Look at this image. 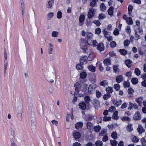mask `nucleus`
<instances>
[{
    "label": "nucleus",
    "mask_w": 146,
    "mask_h": 146,
    "mask_svg": "<svg viewBox=\"0 0 146 146\" xmlns=\"http://www.w3.org/2000/svg\"><path fill=\"white\" fill-rule=\"evenodd\" d=\"M80 82H76L74 84V87L75 88V91H80V90L81 85V82L82 81L81 80H80Z\"/></svg>",
    "instance_id": "obj_3"
},
{
    "label": "nucleus",
    "mask_w": 146,
    "mask_h": 146,
    "mask_svg": "<svg viewBox=\"0 0 146 146\" xmlns=\"http://www.w3.org/2000/svg\"><path fill=\"white\" fill-rule=\"evenodd\" d=\"M100 8L101 11L102 12H105V11L106 10V7L104 3H102L101 4L100 6Z\"/></svg>",
    "instance_id": "obj_31"
},
{
    "label": "nucleus",
    "mask_w": 146,
    "mask_h": 146,
    "mask_svg": "<svg viewBox=\"0 0 146 146\" xmlns=\"http://www.w3.org/2000/svg\"><path fill=\"white\" fill-rule=\"evenodd\" d=\"M101 32V29L99 28H98L96 29L95 30V33L96 34L99 35Z\"/></svg>",
    "instance_id": "obj_64"
},
{
    "label": "nucleus",
    "mask_w": 146,
    "mask_h": 146,
    "mask_svg": "<svg viewBox=\"0 0 146 146\" xmlns=\"http://www.w3.org/2000/svg\"><path fill=\"white\" fill-rule=\"evenodd\" d=\"M106 15L102 13H101L99 14V16H98V19H99L100 20L101 19H103L105 18H106Z\"/></svg>",
    "instance_id": "obj_37"
},
{
    "label": "nucleus",
    "mask_w": 146,
    "mask_h": 146,
    "mask_svg": "<svg viewBox=\"0 0 146 146\" xmlns=\"http://www.w3.org/2000/svg\"><path fill=\"white\" fill-rule=\"evenodd\" d=\"M133 9V6L131 5H129L128 7V13L129 15L130 16L131 15V13L132 11V10Z\"/></svg>",
    "instance_id": "obj_33"
},
{
    "label": "nucleus",
    "mask_w": 146,
    "mask_h": 146,
    "mask_svg": "<svg viewBox=\"0 0 146 146\" xmlns=\"http://www.w3.org/2000/svg\"><path fill=\"white\" fill-rule=\"evenodd\" d=\"M79 108L82 110H85L86 107V104L84 102H81L78 105Z\"/></svg>",
    "instance_id": "obj_10"
},
{
    "label": "nucleus",
    "mask_w": 146,
    "mask_h": 146,
    "mask_svg": "<svg viewBox=\"0 0 146 146\" xmlns=\"http://www.w3.org/2000/svg\"><path fill=\"white\" fill-rule=\"evenodd\" d=\"M48 0V3L46 4V7L48 8H50L52 7V5L54 3V0Z\"/></svg>",
    "instance_id": "obj_16"
},
{
    "label": "nucleus",
    "mask_w": 146,
    "mask_h": 146,
    "mask_svg": "<svg viewBox=\"0 0 146 146\" xmlns=\"http://www.w3.org/2000/svg\"><path fill=\"white\" fill-rule=\"evenodd\" d=\"M17 117L18 120L21 121L22 119V113H18L17 115Z\"/></svg>",
    "instance_id": "obj_58"
},
{
    "label": "nucleus",
    "mask_w": 146,
    "mask_h": 146,
    "mask_svg": "<svg viewBox=\"0 0 146 146\" xmlns=\"http://www.w3.org/2000/svg\"><path fill=\"white\" fill-rule=\"evenodd\" d=\"M130 43V41L129 40H125L123 43L124 46H127Z\"/></svg>",
    "instance_id": "obj_59"
},
{
    "label": "nucleus",
    "mask_w": 146,
    "mask_h": 146,
    "mask_svg": "<svg viewBox=\"0 0 146 146\" xmlns=\"http://www.w3.org/2000/svg\"><path fill=\"white\" fill-rule=\"evenodd\" d=\"M110 142L111 145L112 146H116L117 144V142L115 140H111Z\"/></svg>",
    "instance_id": "obj_38"
},
{
    "label": "nucleus",
    "mask_w": 146,
    "mask_h": 146,
    "mask_svg": "<svg viewBox=\"0 0 146 146\" xmlns=\"http://www.w3.org/2000/svg\"><path fill=\"white\" fill-rule=\"evenodd\" d=\"M83 125L82 122H79L76 124L75 125V128L77 129H79L82 127Z\"/></svg>",
    "instance_id": "obj_20"
},
{
    "label": "nucleus",
    "mask_w": 146,
    "mask_h": 146,
    "mask_svg": "<svg viewBox=\"0 0 146 146\" xmlns=\"http://www.w3.org/2000/svg\"><path fill=\"white\" fill-rule=\"evenodd\" d=\"M80 92H74V95L77 96V95H78V96L82 97L84 95H85V92H82L80 93Z\"/></svg>",
    "instance_id": "obj_24"
},
{
    "label": "nucleus",
    "mask_w": 146,
    "mask_h": 146,
    "mask_svg": "<svg viewBox=\"0 0 146 146\" xmlns=\"http://www.w3.org/2000/svg\"><path fill=\"white\" fill-rule=\"evenodd\" d=\"M140 22L137 21V33H138L137 34V35H138V36H137V40L141 38V36L143 33L142 26L140 25H140Z\"/></svg>",
    "instance_id": "obj_1"
},
{
    "label": "nucleus",
    "mask_w": 146,
    "mask_h": 146,
    "mask_svg": "<svg viewBox=\"0 0 146 146\" xmlns=\"http://www.w3.org/2000/svg\"><path fill=\"white\" fill-rule=\"evenodd\" d=\"M141 141L142 145L143 146H146V140L144 138H143L141 139Z\"/></svg>",
    "instance_id": "obj_60"
},
{
    "label": "nucleus",
    "mask_w": 146,
    "mask_h": 146,
    "mask_svg": "<svg viewBox=\"0 0 146 146\" xmlns=\"http://www.w3.org/2000/svg\"><path fill=\"white\" fill-rule=\"evenodd\" d=\"M95 86L94 85H90L88 88V91H93V89H94L95 88Z\"/></svg>",
    "instance_id": "obj_50"
},
{
    "label": "nucleus",
    "mask_w": 146,
    "mask_h": 146,
    "mask_svg": "<svg viewBox=\"0 0 146 146\" xmlns=\"http://www.w3.org/2000/svg\"><path fill=\"white\" fill-rule=\"evenodd\" d=\"M133 108L134 109H136L137 108V106H134V105L131 102L129 103V106L128 107V109L131 110Z\"/></svg>",
    "instance_id": "obj_47"
},
{
    "label": "nucleus",
    "mask_w": 146,
    "mask_h": 146,
    "mask_svg": "<svg viewBox=\"0 0 146 146\" xmlns=\"http://www.w3.org/2000/svg\"><path fill=\"white\" fill-rule=\"evenodd\" d=\"M54 16V13L50 12L48 13L47 15V19L48 20H50Z\"/></svg>",
    "instance_id": "obj_45"
},
{
    "label": "nucleus",
    "mask_w": 146,
    "mask_h": 146,
    "mask_svg": "<svg viewBox=\"0 0 146 146\" xmlns=\"http://www.w3.org/2000/svg\"><path fill=\"white\" fill-rule=\"evenodd\" d=\"M125 62L126 65L129 68L131 66L132 63V61L129 59L126 60L125 61Z\"/></svg>",
    "instance_id": "obj_19"
},
{
    "label": "nucleus",
    "mask_w": 146,
    "mask_h": 146,
    "mask_svg": "<svg viewBox=\"0 0 146 146\" xmlns=\"http://www.w3.org/2000/svg\"><path fill=\"white\" fill-rule=\"evenodd\" d=\"M49 46L50 47L48 49V54H51L52 53L54 46L51 43L49 44Z\"/></svg>",
    "instance_id": "obj_25"
},
{
    "label": "nucleus",
    "mask_w": 146,
    "mask_h": 146,
    "mask_svg": "<svg viewBox=\"0 0 146 146\" xmlns=\"http://www.w3.org/2000/svg\"><path fill=\"white\" fill-rule=\"evenodd\" d=\"M73 136L75 139H78L81 137L80 134L79 132H75L73 134Z\"/></svg>",
    "instance_id": "obj_17"
},
{
    "label": "nucleus",
    "mask_w": 146,
    "mask_h": 146,
    "mask_svg": "<svg viewBox=\"0 0 146 146\" xmlns=\"http://www.w3.org/2000/svg\"><path fill=\"white\" fill-rule=\"evenodd\" d=\"M98 0H92V1L90 2V5L92 7H94L96 4V3Z\"/></svg>",
    "instance_id": "obj_36"
},
{
    "label": "nucleus",
    "mask_w": 146,
    "mask_h": 146,
    "mask_svg": "<svg viewBox=\"0 0 146 146\" xmlns=\"http://www.w3.org/2000/svg\"><path fill=\"white\" fill-rule=\"evenodd\" d=\"M93 128L94 131L97 133L101 129V127L100 125L95 126Z\"/></svg>",
    "instance_id": "obj_32"
},
{
    "label": "nucleus",
    "mask_w": 146,
    "mask_h": 146,
    "mask_svg": "<svg viewBox=\"0 0 146 146\" xmlns=\"http://www.w3.org/2000/svg\"><path fill=\"white\" fill-rule=\"evenodd\" d=\"M115 110V107L114 106H112L109 108L108 111L112 113Z\"/></svg>",
    "instance_id": "obj_52"
},
{
    "label": "nucleus",
    "mask_w": 146,
    "mask_h": 146,
    "mask_svg": "<svg viewBox=\"0 0 146 146\" xmlns=\"http://www.w3.org/2000/svg\"><path fill=\"white\" fill-rule=\"evenodd\" d=\"M113 34L115 36H117L119 34V32L117 29L115 28V30L113 31Z\"/></svg>",
    "instance_id": "obj_63"
},
{
    "label": "nucleus",
    "mask_w": 146,
    "mask_h": 146,
    "mask_svg": "<svg viewBox=\"0 0 146 146\" xmlns=\"http://www.w3.org/2000/svg\"><path fill=\"white\" fill-rule=\"evenodd\" d=\"M111 96L110 94V93H108L103 96V98L105 100L108 99L109 98H110Z\"/></svg>",
    "instance_id": "obj_41"
},
{
    "label": "nucleus",
    "mask_w": 146,
    "mask_h": 146,
    "mask_svg": "<svg viewBox=\"0 0 146 146\" xmlns=\"http://www.w3.org/2000/svg\"><path fill=\"white\" fill-rule=\"evenodd\" d=\"M97 49L101 52L103 51L104 50V46L102 42L100 43L97 46Z\"/></svg>",
    "instance_id": "obj_4"
},
{
    "label": "nucleus",
    "mask_w": 146,
    "mask_h": 146,
    "mask_svg": "<svg viewBox=\"0 0 146 146\" xmlns=\"http://www.w3.org/2000/svg\"><path fill=\"white\" fill-rule=\"evenodd\" d=\"M87 76V73L85 72H81L80 75V79L84 80Z\"/></svg>",
    "instance_id": "obj_13"
},
{
    "label": "nucleus",
    "mask_w": 146,
    "mask_h": 146,
    "mask_svg": "<svg viewBox=\"0 0 146 146\" xmlns=\"http://www.w3.org/2000/svg\"><path fill=\"white\" fill-rule=\"evenodd\" d=\"M92 104L95 107H98L100 106V102L99 101L96 99H94L92 100Z\"/></svg>",
    "instance_id": "obj_8"
},
{
    "label": "nucleus",
    "mask_w": 146,
    "mask_h": 146,
    "mask_svg": "<svg viewBox=\"0 0 146 146\" xmlns=\"http://www.w3.org/2000/svg\"><path fill=\"white\" fill-rule=\"evenodd\" d=\"M84 63L80 62L79 63L76 65V69L78 70H83L84 69Z\"/></svg>",
    "instance_id": "obj_6"
},
{
    "label": "nucleus",
    "mask_w": 146,
    "mask_h": 146,
    "mask_svg": "<svg viewBox=\"0 0 146 146\" xmlns=\"http://www.w3.org/2000/svg\"><path fill=\"white\" fill-rule=\"evenodd\" d=\"M93 22L97 26H99L101 25V23L98 20H94Z\"/></svg>",
    "instance_id": "obj_61"
},
{
    "label": "nucleus",
    "mask_w": 146,
    "mask_h": 146,
    "mask_svg": "<svg viewBox=\"0 0 146 146\" xmlns=\"http://www.w3.org/2000/svg\"><path fill=\"white\" fill-rule=\"evenodd\" d=\"M111 137L114 139H116L117 138V133L116 131L113 132L111 135Z\"/></svg>",
    "instance_id": "obj_30"
},
{
    "label": "nucleus",
    "mask_w": 146,
    "mask_h": 146,
    "mask_svg": "<svg viewBox=\"0 0 146 146\" xmlns=\"http://www.w3.org/2000/svg\"><path fill=\"white\" fill-rule=\"evenodd\" d=\"M113 87L116 91H118L120 89V86L118 84H115L114 85Z\"/></svg>",
    "instance_id": "obj_53"
},
{
    "label": "nucleus",
    "mask_w": 146,
    "mask_h": 146,
    "mask_svg": "<svg viewBox=\"0 0 146 146\" xmlns=\"http://www.w3.org/2000/svg\"><path fill=\"white\" fill-rule=\"evenodd\" d=\"M80 48L81 49L83 50V52L84 53H87V50L88 48V46L87 44H81Z\"/></svg>",
    "instance_id": "obj_5"
},
{
    "label": "nucleus",
    "mask_w": 146,
    "mask_h": 146,
    "mask_svg": "<svg viewBox=\"0 0 146 146\" xmlns=\"http://www.w3.org/2000/svg\"><path fill=\"white\" fill-rule=\"evenodd\" d=\"M112 102L113 104L115 105L117 107L120 105L122 103V101L121 100L117 101L115 99L113 100Z\"/></svg>",
    "instance_id": "obj_11"
},
{
    "label": "nucleus",
    "mask_w": 146,
    "mask_h": 146,
    "mask_svg": "<svg viewBox=\"0 0 146 146\" xmlns=\"http://www.w3.org/2000/svg\"><path fill=\"white\" fill-rule=\"evenodd\" d=\"M123 78V77L121 75L117 76L116 78V81L117 83H119L122 81Z\"/></svg>",
    "instance_id": "obj_15"
},
{
    "label": "nucleus",
    "mask_w": 146,
    "mask_h": 146,
    "mask_svg": "<svg viewBox=\"0 0 146 146\" xmlns=\"http://www.w3.org/2000/svg\"><path fill=\"white\" fill-rule=\"evenodd\" d=\"M88 68L89 70L91 72H94L96 71V67L92 65H89Z\"/></svg>",
    "instance_id": "obj_26"
},
{
    "label": "nucleus",
    "mask_w": 146,
    "mask_h": 146,
    "mask_svg": "<svg viewBox=\"0 0 146 146\" xmlns=\"http://www.w3.org/2000/svg\"><path fill=\"white\" fill-rule=\"evenodd\" d=\"M103 120L105 121H109L111 120V117H110L104 116V117H103Z\"/></svg>",
    "instance_id": "obj_51"
},
{
    "label": "nucleus",
    "mask_w": 146,
    "mask_h": 146,
    "mask_svg": "<svg viewBox=\"0 0 146 146\" xmlns=\"http://www.w3.org/2000/svg\"><path fill=\"white\" fill-rule=\"evenodd\" d=\"M95 144L96 146H102L103 143L102 141L98 140L95 143Z\"/></svg>",
    "instance_id": "obj_43"
},
{
    "label": "nucleus",
    "mask_w": 146,
    "mask_h": 146,
    "mask_svg": "<svg viewBox=\"0 0 146 146\" xmlns=\"http://www.w3.org/2000/svg\"><path fill=\"white\" fill-rule=\"evenodd\" d=\"M137 131L139 134H141L144 132L145 130L142 126L140 125H139L138 128H137Z\"/></svg>",
    "instance_id": "obj_21"
},
{
    "label": "nucleus",
    "mask_w": 146,
    "mask_h": 146,
    "mask_svg": "<svg viewBox=\"0 0 146 146\" xmlns=\"http://www.w3.org/2000/svg\"><path fill=\"white\" fill-rule=\"evenodd\" d=\"M94 10L95 9H90L88 13V19H90L94 16L95 12Z\"/></svg>",
    "instance_id": "obj_2"
},
{
    "label": "nucleus",
    "mask_w": 146,
    "mask_h": 146,
    "mask_svg": "<svg viewBox=\"0 0 146 146\" xmlns=\"http://www.w3.org/2000/svg\"><path fill=\"white\" fill-rule=\"evenodd\" d=\"M118 111H116L113 114L112 117L113 119L115 120H117L119 118V116L118 115Z\"/></svg>",
    "instance_id": "obj_18"
},
{
    "label": "nucleus",
    "mask_w": 146,
    "mask_h": 146,
    "mask_svg": "<svg viewBox=\"0 0 146 146\" xmlns=\"http://www.w3.org/2000/svg\"><path fill=\"white\" fill-rule=\"evenodd\" d=\"M21 4V10L22 12V15L23 16V11L24 9L25 8V5L24 3H22Z\"/></svg>",
    "instance_id": "obj_54"
},
{
    "label": "nucleus",
    "mask_w": 146,
    "mask_h": 146,
    "mask_svg": "<svg viewBox=\"0 0 146 146\" xmlns=\"http://www.w3.org/2000/svg\"><path fill=\"white\" fill-rule=\"evenodd\" d=\"M106 132V130L105 129H103L101 130L99 134V136H104Z\"/></svg>",
    "instance_id": "obj_48"
},
{
    "label": "nucleus",
    "mask_w": 146,
    "mask_h": 146,
    "mask_svg": "<svg viewBox=\"0 0 146 146\" xmlns=\"http://www.w3.org/2000/svg\"><path fill=\"white\" fill-rule=\"evenodd\" d=\"M113 69L115 73H118L119 72V70L117 66L114 65L113 66Z\"/></svg>",
    "instance_id": "obj_46"
},
{
    "label": "nucleus",
    "mask_w": 146,
    "mask_h": 146,
    "mask_svg": "<svg viewBox=\"0 0 146 146\" xmlns=\"http://www.w3.org/2000/svg\"><path fill=\"white\" fill-rule=\"evenodd\" d=\"M116 46V43L115 41H113L110 43V47L112 48L115 47Z\"/></svg>",
    "instance_id": "obj_55"
},
{
    "label": "nucleus",
    "mask_w": 146,
    "mask_h": 146,
    "mask_svg": "<svg viewBox=\"0 0 146 146\" xmlns=\"http://www.w3.org/2000/svg\"><path fill=\"white\" fill-rule=\"evenodd\" d=\"M86 35L87 39H89L92 38L93 34L90 32H88L87 33Z\"/></svg>",
    "instance_id": "obj_44"
},
{
    "label": "nucleus",
    "mask_w": 146,
    "mask_h": 146,
    "mask_svg": "<svg viewBox=\"0 0 146 146\" xmlns=\"http://www.w3.org/2000/svg\"><path fill=\"white\" fill-rule=\"evenodd\" d=\"M105 37L110 42L113 40V37L112 36H106V34H105Z\"/></svg>",
    "instance_id": "obj_57"
},
{
    "label": "nucleus",
    "mask_w": 146,
    "mask_h": 146,
    "mask_svg": "<svg viewBox=\"0 0 146 146\" xmlns=\"http://www.w3.org/2000/svg\"><path fill=\"white\" fill-rule=\"evenodd\" d=\"M58 34V33L56 31H53L52 33V36L53 37H56Z\"/></svg>",
    "instance_id": "obj_49"
},
{
    "label": "nucleus",
    "mask_w": 146,
    "mask_h": 146,
    "mask_svg": "<svg viewBox=\"0 0 146 146\" xmlns=\"http://www.w3.org/2000/svg\"><path fill=\"white\" fill-rule=\"evenodd\" d=\"M86 125L87 129L90 131L92 130L94 127L92 123L90 122H87Z\"/></svg>",
    "instance_id": "obj_9"
},
{
    "label": "nucleus",
    "mask_w": 146,
    "mask_h": 146,
    "mask_svg": "<svg viewBox=\"0 0 146 146\" xmlns=\"http://www.w3.org/2000/svg\"><path fill=\"white\" fill-rule=\"evenodd\" d=\"M114 7L111 6L108 11V12L109 15L111 16H113Z\"/></svg>",
    "instance_id": "obj_12"
},
{
    "label": "nucleus",
    "mask_w": 146,
    "mask_h": 146,
    "mask_svg": "<svg viewBox=\"0 0 146 146\" xmlns=\"http://www.w3.org/2000/svg\"><path fill=\"white\" fill-rule=\"evenodd\" d=\"M84 100L87 104H88L90 101V99L88 96H85L84 97Z\"/></svg>",
    "instance_id": "obj_42"
},
{
    "label": "nucleus",
    "mask_w": 146,
    "mask_h": 146,
    "mask_svg": "<svg viewBox=\"0 0 146 146\" xmlns=\"http://www.w3.org/2000/svg\"><path fill=\"white\" fill-rule=\"evenodd\" d=\"M121 120L123 121H128V122L130 121H131L130 118L127 116L122 117L121 118Z\"/></svg>",
    "instance_id": "obj_27"
},
{
    "label": "nucleus",
    "mask_w": 146,
    "mask_h": 146,
    "mask_svg": "<svg viewBox=\"0 0 146 146\" xmlns=\"http://www.w3.org/2000/svg\"><path fill=\"white\" fill-rule=\"evenodd\" d=\"M108 83L106 80H104L101 82L100 84L101 86H103L104 87H106L108 86Z\"/></svg>",
    "instance_id": "obj_28"
},
{
    "label": "nucleus",
    "mask_w": 146,
    "mask_h": 146,
    "mask_svg": "<svg viewBox=\"0 0 146 146\" xmlns=\"http://www.w3.org/2000/svg\"><path fill=\"white\" fill-rule=\"evenodd\" d=\"M119 52L121 55L123 56L125 55L127 53V51L123 49H120L119 50Z\"/></svg>",
    "instance_id": "obj_35"
},
{
    "label": "nucleus",
    "mask_w": 146,
    "mask_h": 146,
    "mask_svg": "<svg viewBox=\"0 0 146 146\" xmlns=\"http://www.w3.org/2000/svg\"><path fill=\"white\" fill-rule=\"evenodd\" d=\"M126 130L128 132H131L133 130L132 124L131 123L129 124L126 127Z\"/></svg>",
    "instance_id": "obj_22"
},
{
    "label": "nucleus",
    "mask_w": 146,
    "mask_h": 146,
    "mask_svg": "<svg viewBox=\"0 0 146 146\" xmlns=\"http://www.w3.org/2000/svg\"><path fill=\"white\" fill-rule=\"evenodd\" d=\"M143 97H142L139 98H137V103H138L139 106H142V103H143Z\"/></svg>",
    "instance_id": "obj_29"
},
{
    "label": "nucleus",
    "mask_w": 146,
    "mask_h": 146,
    "mask_svg": "<svg viewBox=\"0 0 146 146\" xmlns=\"http://www.w3.org/2000/svg\"><path fill=\"white\" fill-rule=\"evenodd\" d=\"M86 56H85L82 57L80 60V62H81L82 63H84V64H86L87 63L88 61L87 58H86Z\"/></svg>",
    "instance_id": "obj_14"
},
{
    "label": "nucleus",
    "mask_w": 146,
    "mask_h": 146,
    "mask_svg": "<svg viewBox=\"0 0 146 146\" xmlns=\"http://www.w3.org/2000/svg\"><path fill=\"white\" fill-rule=\"evenodd\" d=\"M104 63L105 66H107L111 64V61L110 58H108L104 59Z\"/></svg>",
    "instance_id": "obj_7"
},
{
    "label": "nucleus",
    "mask_w": 146,
    "mask_h": 146,
    "mask_svg": "<svg viewBox=\"0 0 146 146\" xmlns=\"http://www.w3.org/2000/svg\"><path fill=\"white\" fill-rule=\"evenodd\" d=\"M94 117V116L92 115L88 114L86 116L85 119L86 121H90L93 119Z\"/></svg>",
    "instance_id": "obj_23"
},
{
    "label": "nucleus",
    "mask_w": 146,
    "mask_h": 146,
    "mask_svg": "<svg viewBox=\"0 0 146 146\" xmlns=\"http://www.w3.org/2000/svg\"><path fill=\"white\" fill-rule=\"evenodd\" d=\"M62 14L61 11H58L57 14V17L58 19H60L62 18Z\"/></svg>",
    "instance_id": "obj_56"
},
{
    "label": "nucleus",
    "mask_w": 146,
    "mask_h": 146,
    "mask_svg": "<svg viewBox=\"0 0 146 146\" xmlns=\"http://www.w3.org/2000/svg\"><path fill=\"white\" fill-rule=\"evenodd\" d=\"M85 19V16L83 15H80L79 18V21L80 23H82L84 20Z\"/></svg>",
    "instance_id": "obj_34"
},
{
    "label": "nucleus",
    "mask_w": 146,
    "mask_h": 146,
    "mask_svg": "<svg viewBox=\"0 0 146 146\" xmlns=\"http://www.w3.org/2000/svg\"><path fill=\"white\" fill-rule=\"evenodd\" d=\"M123 85L125 88H129L130 86V83L128 81H125L123 83Z\"/></svg>",
    "instance_id": "obj_39"
},
{
    "label": "nucleus",
    "mask_w": 146,
    "mask_h": 146,
    "mask_svg": "<svg viewBox=\"0 0 146 146\" xmlns=\"http://www.w3.org/2000/svg\"><path fill=\"white\" fill-rule=\"evenodd\" d=\"M127 23L129 25H132L133 23L132 19L131 17H128L126 19Z\"/></svg>",
    "instance_id": "obj_40"
},
{
    "label": "nucleus",
    "mask_w": 146,
    "mask_h": 146,
    "mask_svg": "<svg viewBox=\"0 0 146 146\" xmlns=\"http://www.w3.org/2000/svg\"><path fill=\"white\" fill-rule=\"evenodd\" d=\"M131 82L133 84H137V78H133L131 80Z\"/></svg>",
    "instance_id": "obj_62"
}]
</instances>
